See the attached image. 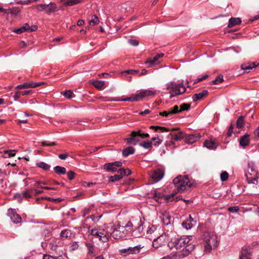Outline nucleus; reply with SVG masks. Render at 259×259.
Segmentation results:
<instances>
[{"mask_svg": "<svg viewBox=\"0 0 259 259\" xmlns=\"http://www.w3.org/2000/svg\"><path fill=\"white\" fill-rule=\"evenodd\" d=\"M201 238L203 240L204 250L206 253H209L212 249L217 248L219 244L217 236L213 232L206 230V228H202Z\"/></svg>", "mask_w": 259, "mask_h": 259, "instance_id": "obj_1", "label": "nucleus"}, {"mask_svg": "<svg viewBox=\"0 0 259 259\" xmlns=\"http://www.w3.org/2000/svg\"><path fill=\"white\" fill-rule=\"evenodd\" d=\"M166 90L168 91L170 98L182 95L186 91V88L183 83H177L171 81L167 82L166 85Z\"/></svg>", "mask_w": 259, "mask_h": 259, "instance_id": "obj_2", "label": "nucleus"}, {"mask_svg": "<svg viewBox=\"0 0 259 259\" xmlns=\"http://www.w3.org/2000/svg\"><path fill=\"white\" fill-rule=\"evenodd\" d=\"M173 183L177 190L173 191L171 196L177 193V191H184L192 185L188 177L186 176H179L173 180Z\"/></svg>", "mask_w": 259, "mask_h": 259, "instance_id": "obj_3", "label": "nucleus"}, {"mask_svg": "<svg viewBox=\"0 0 259 259\" xmlns=\"http://www.w3.org/2000/svg\"><path fill=\"white\" fill-rule=\"evenodd\" d=\"M245 176L248 184H257V172L255 169L254 164L252 162L248 163L245 171Z\"/></svg>", "mask_w": 259, "mask_h": 259, "instance_id": "obj_4", "label": "nucleus"}, {"mask_svg": "<svg viewBox=\"0 0 259 259\" xmlns=\"http://www.w3.org/2000/svg\"><path fill=\"white\" fill-rule=\"evenodd\" d=\"M149 137L148 133H143L141 131H133L131 133V137L126 138L125 141L128 144L137 145L142 139Z\"/></svg>", "mask_w": 259, "mask_h": 259, "instance_id": "obj_5", "label": "nucleus"}, {"mask_svg": "<svg viewBox=\"0 0 259 259\" xmlns=\"http://www.w3.org/2000/svg\"><path fill=\"white\" fill-rule=\"evenodd\" d=\"M192 236H189L185 237H181L179 239L175 240L173 242L169 243L168 245L170 248L173 246L177 249H181L183 247H185L187 244L191 240Z\"/></svg>", "mask_w": 259, "mask_h": 259, "instance_id": "obj_6", "label": "nucleus"}, {"mask_svg": "<svg viewBox=\"0 0 259 259\" xmlns=\"http://www.w3.org/2000/svg\"><path fill=\"white\" fill-rule=\"evenodd\" d=\"M38 28L37 25H33L30 26L28 23H25L22 26L17 28V34L23 32H31L36 31Z\"/></svg>", "mask_w": 259, "mask_h": 259, "instance_id": "obj_7", "label": "nucleus"}, {"mask_svg": "<svg viewBox=\"0 0 259 259\" xmlns=\"http://www.w3.org/2000/svg\"><path fill=\"white\" fill-rule=\"evenodd\" d=\"M195 248V245L191 243L186 244L185 247L182 249V252L177 254L179 258H183L188 256Z\"/></svg>", "mask_w": 259, "mask_h": 259, "instance_id": "obj_8", "label": "nucleus"}, {"mask_svg": "<svg viewBox=\"0 0 259 259\" xmlns=\"http://www.w3.org/2000/svg\"><path fill=\"white\" fill-rule=\"evenodd\" d=\"M122 163L121 161H115L109 163L104 165V169L107 171L115 172L117 171L118 168L122 166Z\"/></svg>", "mask_w": 259, "mask_h": 259, "instance_id": "obj_9", "label": "nucleus"}, {"mask_svg": "<svg viewBox=\"0 0 259 259\" xmlns=\"http://www.w3.org/2000/svg\"><path fill=\"white\" fill-rule=\"evenodd\" d=\"M137 94L140 100L144 97H154L157 94V92L155 90L147 89L141 91Z\"/></svg>", "mask_w": 259, "mask_h": 259, "instance_id": "obj_10", "label": "nucleus"}, {"mask_svg": "<svg viewBox=\"0 0 259 259\" xmlns=\"http://www.w3.org/2000/svg\"><path fill=\"white\" fill-rule=\"evenodd\" d=\"M163 176L164 170L162 169L158 168L153 171L151 175V178L153 180V183H156L160 181Z\"/></svg>", "mask_w": 259, "mask_h": 259, "instance_id": "obj_11", "label": "nucleus"}, {"mask_svg": "<svg viewBox=\"0 0 259 259\" xmlns=\"http://www.w3.org/2000/svg\"><path fill=\"white\" fill-rule=\"evenodd\" d=\"M163 56L164 54L163 53L157 54L153 58L148 59V60L146 61L145 63L146 64H148V67H151L155 65L159 64L160 62L158 61V59L162 57Z\"/></svg>", "mask_w": 259, "mask_h": 259, "instance_id": "obj_12", "label": "nucleus"}, {"mask_svg": "<svg viewBox=\"0 0 259 259\" xmlns=\"http://www.w3.org/2000/svg\"><path fill=\"white\" fill-rule=\"evenodd\" d=\"M43 82H25L23 84L17 85V89H22L27 88H34L40 85Z\"/></svg>", "mask_w": 259, "mask_h": 259, "instance_id": "obj_13", "label": "nucleus"}, {"mask_svg": "<svg viewBox=\"0 0 259 259\" xmlns=\"http://www.w3.org/2000/svg\"><path fill=\"white\" fill-rule=\"evenodd\" d=\"M200 136L199 135L196 134H192V135H186L185 136V142L189 144H192L195 143L196 141L198 140L200 138Z\"/></svg>", "mask_w": 259, "mask_h": 259, "instance_id": "obj_14", "label": "nucleus"}, {"mask_svg": "<svg viewBox=\"0 0 259 259\" xmlns=\"http://www.w3.org/2000/svg\"><path fill=\"white\" fill-rule=\"evenodd\" d=\"M136 251H137L138 252H139V248H138L137 246L130 247L127 248L121 249L119 250L120 254H124L125 256L130 254L135 253Z\"/></svg>", "mask_w": 259, "mask_h": 259, "instance_id": "obj_15", "label": "nucleus"}, {"mask_svg": "<svg viewBox=\"0 0 259 259\" xmlns=\"http://www.w3.org/2000/svg\"><path fill=\"white\" fill-rule=\"evenodd\" d=\"M257 66H259V63L257 64H256L255 62H247L242 64L241 65V68L247 73L249 72L251 69Z\"/></svg>", "mask_w": 259, "mask_h": 259, "instance_id": "obj_16", "label": "nucleus"}, {"mask_svg": "<svg viewBox=\"0 0 259 259\" xmlns=\"http://www.w3.org/2000/svg\"><path fill=\"white\" fill-rule=\"evenodd\" d=\"M185 136V134L182 131H179L177 133L175 134L170 133L169 134V136L170 137L171 139L175 141H181V140L184 139Z\"/></svg>", "mask_w": 259, "mask_h": 259, "instance_id": "obj_17", "label": "nucleus"}, {"mask_svg": "<svg viewBox=\"0 0 259 259\" xmlns=\"http://www.w3.org/2000/svg\"><path fill=\"white\" fill-rule=\"evenodd\" d=\"M204 146L208 149L214 150L217 148L218 144L214 140L209 139L205 141Z\"/></svg>", "mask_w": 259, "mask_h": 259, "instance_id": "obj_18", "label": "nucleus"}, {"mask_svg": "<svg viewBox=\"0 0 259 259\" xmlns=\"http://www.w3.org/2000/svg\"><path fill=\"white\" fill-rule=\"evenodd\" d=\"M59 7H57L56 4L50 3V4L46 5V12L49 14L52 13L56 12L59 11Z\"/></svg>", "mask_w": 259, "mask_h": 259, "instance_id": "obj_19", "label": "nucleus"}, {"mask_svg": "<svg viewBox=\"0 0 259 259\" xmlns=\"http://www.w3.org/2000/svg\"><path fill=\"white\" fill-rule=\"evenodd\" d=\"M197 224V220H194L192 218L191 215H189V219L183 222L182 225L183 227H194L196 226Z\"/></svg>", "mask_w": 259, "mask_h": 259, "instance_id": "obj_20", "label": "nucleus"}, {"mask_svg": "<svg viewBox=\"0 0 259 259\" xmlns=\"http://www.w3.org/2000/svg\"><path fill=\"white\" fill-rule=\"evenodd\" d=\"M249 135L245 134L240 138L239 144L242 147H245L249 145Z\"/></svg>", "mask_w": 259, "mask_h": 259, "instance_id": "obj_21", "label": "nucleus"}, {"mask_svg": "<svg viewBox=\"0 0 259 259\" xmlns=\"http://www.w3.org/2000/svg\"><path fill=\"white\" fill-rule=\"evenodd\" d=\"M208 92L207 90H203L201 93L195 94L192 96L193 101L196 102L202 99L204 96H207Z\"/></svg>", "mask_w": 259, "mask_h": 259, "instance_id": "obj_22", "label": "nucleus"}, {"mask_svg": "<svg viewBox=\"0 0 259 259\" xmlns=\"http://www.w3.org/2000/svg\"><path fill=\"white\" fill-rule=\"evenodd\" d=\"M251 252L249 249H243L240 254L239 259H251Z\"/></svg>", "mask_w": 259, "mask_h": 259, "instance_id": "obj_23", "label": "nucleus"}, {"mask_svg": "<svg viewBox=\"0 0 259 259\" xmlns=\"http://www.w3.org/2000/svg\"><path fill=\"white\" fill-rule=\"evenodd\" d=\"M241 23V20L239 18H231L229 20L228 27L229 28H231L235 25H239Z\"/></svg>", "mask_w": 259, "mask_h": 259, "instance_id": "obj_24", "label": "nucleus"}, {"mask_svg": "<svg viewBox=\"0 0 259 259\" xmlns=\"http://www.w3.org/2000/svg\"><path fill=\"white\" fill-rule=\"evenodd\" d=\"M150 128L151 130H154L155 132H157L160 131L161 132H168L170 131L169 128H167L164 127L159 126H150ZM177 130L176 128H172L171 130V131H174Z\"/></svg>", "mask_w": 259, "mask_h": 259, "instance_id": "obj_25", "label": "nucleus"}, {"mask_svg": "<svg viewBox=\"0 0 259 259\" xmlns=\"http://www.w3.org/2000/svg\"><path fill=\"white\" fill-rule=\"evenodd\" d=\"M16 211L15 209L9 208L8 210L7 215L10 218L12 222L14 223L16 222Z\"/></svg>", "mask_w": 259, "mask_h": 259, "instance_id": "obj_26", "label": "nucleus"}, {"mask_svg": "<svg viewBox=\"0 0 259 259\" xmlns=\"http://www.w3.org/2000/svg\"><path fill=\"white\" fill-rule=\"evenodd\" d=\"M151 140L152 142V145L154 146H158L162 143L163 137L162 136H158L156 137H153Z\"/></svg>", "mask_w": 259, "mask_h": 259, "instance_id": "obj_27", "label": "nucleus"}, {"mask_svg": "<svg viewBox=\"0 0 259 259\" xmlns=\"http://www.w3.org/2000/svg\"><path fill=\"white\" fill-rule=\"evenodd\" d=\"M15 154L16 151L14 150H4L3 152L2 156L4 158H8L14 156Z\"/></svg>", "mask_w": 259, "mask_h": 259, "instance_id": "obj_28", "label": "nucleus"}, {"mask_svg": "<svg viewBox=\"0 0 259 259\" xmlns=\"http://www.w3.org/2000/svg\"><path fill=\"white\" fill-rule=\"evenodd\" d=\"M117 172L119 176L121 177V179L131 174V171L128 168H120L117 170Z\"/></svg>", "mask_w": 259, "mask_h": 259, "instance_id": "obj_29", "label": "nucleus"}, {"mask_svg": "<svg viewBox=\"0 0 259 259\" xmlns=\"http://www.w3.org/2000/svg\"><path fill=\"white\" fill-rule=\"evenodd\" d=\"M135 150L134 147L132 146L128 147L122 151V155L124 157H127L131 154H133L135 153Z\"/></svg>", "mask_w": 259, "mask_h": 259, "instance_id": "obj_30", "label": "nucleus"}, {"mask_svg": "<svg viewBox=\"0 0 259 259\" xmlns=\"http://www.w3.org/2000/svg\"><path fill=\"white\" fill-rule=\"evenodd\" d=\"M54 170L58 175H64L66 172V169L64 167L56 166L54 167Z\"/></svg>", "mask_w": 259, "mask_h": 259, "instance_id": "obj_31", "label": "nucleus"}, {"mask_svg": "<svg viewBox=\"0 0 259 259\" xmlns=\"http://www.w3.org/2000/svg\"><path fill=\"white\" fill-rule=\"evenodd\" d=\"M33 193V190L32 189H30L28 190H27L25 192H24L22 195L23 196V197L25 198H30L31 197V194ZM21 194H17V200L21 198Z\"/></svg>", "mask_w": 259, "mask_h": 259, "instance_id": "obj_32", "label": "nucleus"}, {"mask_svg": "<svg viewBox=\"0 0 259 259\" xmlns=\"http://www.w3.org/2000/svg\"><path fill=\"white\" fill-rule=\"evenodd\" d=\"M121 101H139L138 94H133L131 96L126 97L124 99H122L120 100Z\"/></svg>", "mask_w": 259, "mask_h": 259, "instance_id": "obj_33", "label": "nucleus"}, {"mask_svg": "<svg viewBox=\"0 0 259 259\" xmlns=\"http://www.w3.org/2000/svg\"><path fill=\"white\" fill-rule=\"evenodd\" d=\"M236 126L234 124H231L228 128L227 135L228 137H231L233 133H238L239 132L235 130Z\"/></svg>", "mask_w": 259, "mask_h": 259, "instance_id": "obj_34", "label": "nucleus"}, {"mask_svg": "<svg viewBox=\"0 0 259 259\" xmlns=\"http://www.w3.org/2000/svg\"><path fill=\"white\" fill-rule=\"evenodd\" d=\"M105 81L102 80H96L93 82L94 86L97 89L102 90L104 88Z\"/></svg>", "mask_w": 259, "mask_h": 259, "instance_id": "obj_35", "label": "nucleus"}, {"mask_svg": "<svg viewBox=\"0 0 259 259\" xmlns=\"http://www.w3.org/2000/svg\"><path fill=\"white\" fill-rule=\"evenodd\" d=\"M82 2V0H65L64 4L67 6H72Z\"/></svg>", "mask_w": 259, "mask_h": 259, "instance_id": "obj_36", "label": "nucleus"}, {"mask_svg": "<svg viewBox=\"0 0 259 259\" xmlns=\"http://www.w3.org/2000/svg\"><path fill=\"white\" fill-rule=\"evenodd\" d=\"M72 235V233L70 230L69 229H65L62 230L60 233V237L61 238H68L71 237Z\"/></svg>", "mask_w": 259, "mask_h": 259, "instance_id": "obj_37", "label": "nucleus"}, {"mask_svg": "<svg viewBox=\"0 0 259 259\" xmlns=\"http://www.w3.org/2000/svg\"><path fill=\"white\" fill-rule=\"evenodd\" d=\"M36 165L45 170L48 171L50 170L51 166L50 165L44 162H39L36 163Z\"/></svg>", "mask_w": 259, "mask_h": 259, "instance_id": "obj_38", "label": "nucleus"}, {"mask_svg": "<svg viewBox=\"0 0 259 259\" xmlns=\"http://www.w3.org/2000/svg\"><path fill=\"white\" fill-rule=\"evenodd\" d=\"M140 146L144 148L145 149H149L152 146V142L150 141H144L139 144Z\"/></svg>", "mask_w": 259, "mask_h": 259, "instance_id": "obj_39", "label": "nucleus"}, {"mask_svg": "<svg viewBox=\"0 0 259 259\" xmlns=\"http://www.w3.org/2000/svg\"><path fill=\"white\" fill-rule=\"evenodd\" d=\"M244 124V119L241 116H240L236 121V127L240 128L243 127Z\"/></svg>", "mask_w": 259, "mask_h": 259, "instance_id": "obj_40", "label": "nucleus"}, {"mask_svg": "<svg viewBox=\"0 0 259 259\" xmlns=\"http://www.w3.org/2000/svg\"><path fill=\"white\" fill-rule=\"evenodd\" d=\"M224 80L222 75L218 76L215 79L212 80L210 82L211 84H218Z\"/></svg>", "mask_w": 259, "mask_h": 259, "instance_id": "obj_41", "label": "nucleus"}, {"mask_svg": "<svg viewBox=\"0 0 259 259\" xmlns=\"http://www.w3.org/2000/svg\"><path fill=\"white\" fill-rule=\"evenodd\" d=\"M99 23V19L96 15H93L91 16V19L90 20V24L93 25H97Z\"/></svg>", "mask_w": 259, "mask_h": 259, "instance_id": "obj_42", "label": "nucleus"}, {"mask_svg": "<svg viewBox=\"0 0 259 259\" xmlns=\"http://www.w3.org/2000/svg\"><path fill=\"white\" fill-rule=\"evenodd\" d=\"M63 95L65 97L68 99L72 98L75 96L72 91L71 90L65 91L63 92Z\"/></svg>", "mask_w": 259, "mask_h": 259, "instance_id": "obj_43", "label": "nucleus"}, {"mask_svg": "<svg viewBox=\"0 0 259 259\" xmlns=\"http://www.w3.org/2000/svg\"><path fill=\"white\" fill-rule=\"evenodd\" d=\"M190 108V105L187 103H183L180 106V111H187Z\"/></svg>", "mask_w": 259, "mask_h": 259, "instance_id": "obj_44", "label": "nucleus"}, {"mask_svg": "<svg viewBox=\"0 0 259 259\" xmlns=\"http://www.w3.org/2000/svg\"><path fill=\"white\" fill-rule=\"evenodd\" d=\"M229 175L227 171H223L220 175L221 180L222 182L227 181L228 179Z\"/></svg>", "mask_w": 259, "mask_h": 259, "instance_id": "obj_45", "label": "nucleus"}, {"mask_svg": "<svg viewBox=\"0 0 259 259\" xmlns=\"http://www.w3.org/2000/svg\"><path fill=\"white\" fill-rule=\"evenodd\" d=\"M121 179V177L119 176L118 174H116L113 176H111L109 177V181L111 182H114L115 181H117Z\"/></svg>", "mask_w": 259, "mask_h": 259, "instance_id": "obj_46", "label": "nucleus"}, {"mask_svg": "<svg viewBox=\"0 0 259 259\" xmlns=\"http://www.w3.org/2000/svg\"><path fill=\"white\" fill-rule=\"evenodd\" d=\"M162 222L164 225L167 226L170 224L171 218L169 216L163 217Z\"/></svg>", "mask_w": 259, "mask_h": 259, "instance_id": "obj_47", "label": "nucleus"}, {"mask_svg": "<svg viewBox=\"0 0 259 259\" xmlns=\"http://www.w3.org/2000/svg\"><path fill=\"white\" fill-rule=\"evenodd\" d=\"M38 11L41 12L46 10V4H39L34 6Z\"/></svg>", "mask_w": 259, "mask_h": 259, "instance_id": "obj_48", "label": "nucleus"}, {"mask_svg": "<svg viewBox=\"0 0 259 259\" xmlns=\"http://www.w3.org/2000/svg\"><path fill=\"white\" fill-rule=\"evenodd\" d=\"M170 113L172 114H175L177 113H180V106H178V105L174 106L173 109L170 110Z\"/></svg>", "mask_w": 259, "mask_h": 259, "instance_id": "obj_49", "label": "nucleus"}, {"mask_svg": "<svg viewBox=\"0 0 259 259\" xmlns=\"http://www.w3.org/2000/svg\"><path fill=\"white\" fill-rule=\"evenodd\" d=\"M138 72V70H134V69H128L126 70H124L121 72V74H135Z\"/></svg>", "mask_w": 259, "mask_h": 259, "instance_id": "obj_50", "label": "nucleus"}, {"mask_svg": "<svg viewBox=\"0 0 259 259\" xmlns=\"http://www.w3.org/2000/svg\"><path fill=\"white\" fill-rule=\"evenodd\" d=\"M239 209L238 206H231L228 208V210L231 212H237Z\"/></svg>", "mask_w": 259, "mask_h": 259, "instance_id": "obj_51", "label": "nucleus"}, {"mask_svg": "<svg viewBox=\"0 0 259 259\" xmlns=\"http://www.w3.org/2000/svg\"><path fill=\"white\" fill-rule=\"evenodd\" d=\"M44 198H45L46 200H48L51 202H61L62 200V198H53L52 197H45Z\"/></svg>", "mask_w": 259, "mask_h": 259, "instance_id": "obj_52", "label": "nucleus"}, {"mask_svg": "<svg viewBox=\"0 0 259 259\" xmlns=\"http://www.w3.org/2000/svg\"><path fill=\"white\" fill-rule=\"evenodd\" d=\"M111 230H112V232L110 235L116 238L118 236L117 234V233L119 231L118 229H120V228H111Z\"/></svg>", "mask_w": 259, "mask_h": 259, "instance_id": "obj_53", "label": "nucleus"}, {"mask_svg": "<svg viewBox=\"0 0 259 259\" xmlns=\"http://www.w3.org/2000/svg\"><path fill=\"white\" fill-rule=\"evenodd\" d=\"M208 76V75L207 74H205L204 75H203L202 77H198L197 78H196L194 81V82L193 83L195 84V83H196L199 81H201L205 79H206V78H207Z\"/></svg>", "mask_w": 259, "mask_h": 259, "instance_id": "obj_54", "label": "nucleus"}, {"mask_svg": "<svg viewBox=\"0 0 259 259\" xmlns=\"http://www.w3.org/2000/svg\"><path fill=\"white\" fill-rule=\"evenodd\" d=\"M41 145L43 146H53L56 145L57 144L55 142L48 143L47 141H43L41 142Z\"/></svg>", "mask_w": 259, "mask_h": 259, "instance_id": "obj_55", "label": "nucleus"}, {"mask_svg": "<svg viewBox=\"0 0 259 259\" xmlns=\"http://www.w3.org/2000/svg\"><path fill=\"white\" fill-rule=\"evenodd\" d=\"M31 90H26L23 92L17 91V97L21 95H26L29 94L31 92Z\"/></svg>", "mask_w": 259, "mask_h": 259, "instance_id": "obj_56", "label": "nucleus"}, {"mask_svg": "<svg viewBox=\"0 0 259 259\" xmlns=\"http://www.w3.org/2000/svg\"><path fill=\"white\" fill-rule=\"evenodd\" d=\"M75 173L73 171H69L67 172L68 178L69 180H72L74 178Z\"/></svg>", "mask_w": 259, "mask_h": 259, "instance_id": "obj_57", "label": "nucleus"}, {"mask_svg": "<svg viewBox=\"0 0 259 259\" xmlns=\"http://www.w3.org/2000/svg\"><path fill=\"white\" fill-rule=\"evenodd\" d=\"M159 115L160 116H162L167 117L169 115H171V114L170 113V111L169 110L168 111H164L160 112Z\"/></svg>", "mask_w": 259, "mask_h": 259, "instance_id": "obj_58", "label": "nucleus"}, {"mask_svg": "<svg viewBox=\"0 0 259 259\" xmlns=\"http://www.w3.org/2000/svg\"><path fill=\"white\" fill-rule=\"evenodd\" d=\"M160 236L159 237H157V238L156 239H154V240H153V246L155 248H158L159 247V246H160L158 243H157V240L159 238Z\"/></svg>", "mask_w": 259, "mask_h": 259, "instance_id": "obj_59", "label": "nucleus"}, {"mask_svg": "<svg viewBox=\"0 0 259 259\" xmlns=\"http://www.w3.org/2000/svg\"><path fill=\"white\" fill-rule=\"evenodd\" d=\"M129 42L133 46H137L139 45V41L136 39H130Z\"/></svg>", "mask_w": 259, "mask_h": 259, "instance_id": "obj_60", "label": "nucleus"}, {"mask_svg": "<svg viewBox=\"0 0 259 259\" xmlns=\"http://www.w3.org/2000/svg\"><path fill=\"white\" fill-rule=\"evenodd\" d=\"M146 232L147 234H152L153 233L156 229L157 228H146Z\"/></svg>", "mask_w": 259, "mask_h": 259, "instance_id": "obj_61", "label": "nucleus"}, {"mask_svg": "<svg viewBox=\"0 0 259 259\" xmlns=\"http://www.w3.org/2000/svg\"><path fill=\"white\" fill-rule=\"evenodd\" d=\"M68 155L67 153L61 154H59L58 156L59 158L62 160L66 159L68 157Z\"/></svg>", "mask_w": 259, "mask_h": 259, "instance_id": "obj_62", "label": "nucleus"}, {"mask_svg": "<svg viewBox=\"0 0 259 259\" xmlns=\"http://www.w3.org/2000/svg\"><path fill=\"white\" fill-rule=\"evenodd\" d=\"M254 138L256 139L259 138V126L256 128L254 132Z\"/></svg>", "mask_w": 259, "mask_h": 259, "instance_id": "obj_63", "label": "nucleus"}, {"mask_svg": "<svg viewBox=\"0 0 259 259\" xmlns=\"http://www.w3.org/2000/svg\"><path fill=\"white\" fill-rule=\"evenodd\" d=\"M175 256H178L177 255H169L163 257L161 259H173Z\"/></svg>", "mask_w": 259, "mask_h": 259, "instance_id": "obj_64", "label": "nucleus"}]
</instances>
